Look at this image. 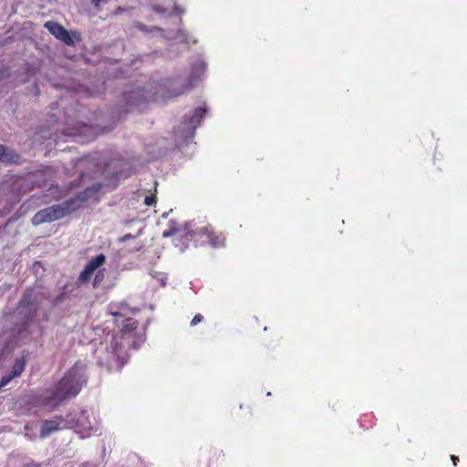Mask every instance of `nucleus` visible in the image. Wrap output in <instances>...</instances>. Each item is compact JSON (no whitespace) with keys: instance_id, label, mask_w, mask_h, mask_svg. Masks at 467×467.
Wrapping results in <instances>:
<instances>
[{"instance_id":"3","label":"nucleus","mask_w":467,"mask_h":467,"mask_svg":"<svg viewBox=\"0 0 467 467\" xmlns=\"http://www.w3.org/2000/svg\"><path fill=\"white\" fill-rule=\"evenodd\" d=\"M197 233L198 229L188 230L186 227L182 229L175 222L170 221L169 229L163 232L162 236L167 238L179 234L177 238L178 243L175 245L179 246L181 250H184L191 242L200 243V234Z\"/></svg>"},{"instance_id":"14","label":"nucleus","mask_w":467,"mask_h":467,"mask_svg":"<svg viewBox=\"0 0 467 467\" xmlns=\"http://www.w3.org/2000/svg\"><path fill=\"white\" fill-rule=\"evenodd\" d=\"M121 343L119 342V338L118 337H114L111 341V344H110V348H112V352L114 353V355L119 359V358H124V357L119 353V349L121 348L120 347Z\"/></svg>"},{"instance_id":"12","label":"nucleus","mask_w":467,"mask_h":467,"mask_svg":"<svg viewBox=\"0 0 467 467\" xmlns=\"http://www.w3.org/2000/svg\"><path fill=\"white\" fill-rule=\"evenodd\" d=\"M138 327V321L133 318H127L124 320L122 328H121V338H124V336L127 334H130L133 332Z\"/></svg>"},{"instance_id":"4","label":"nucleus","mask_w":467,"mask_h":467,"mask_svg":"<svg viewBox=\"0 0 467 467\" xmlns=\"http://www.w3.org/2000/svg\"><path fill=\"white\" fill-rule=\"evenodd\" d=\"M36 296L32 287H27L19 300L18 309L25 311V324H28L37 315L38 308L36 306Z\"/></svg>"},{"instance_id":"7","label":"nucleus","mask_w":467,"mask_h":467,"mask_svg":"<svg viewBox=\"0 0 467 467\" xmlns=\"http://www.w3.org/2000/svg\"><path fill=\"white\" fill-rule=\"evenodd\" d=\"M26 368V360L24 358H16L12 367V370L4 375L0 381V389L8 385L15 378L21 376Z\"/></svg>"},{"instance_id":"8","label":"nucleus","mask_w":467,"mask_h":467,"mask_svg":"<svg viewBox=\"0 0 467 467\" xmlns=\"http://www.w3.org/2000/svg\"><path fill=\"white\" fill-rule=\"evenodd\" d=\"M206 113V109L204 108H197L193 114L190 117H185L183 120V129L187 130L190 133H193L195 129L201 124L202 119H203Z\"/></svg>"},{"instance_id":"17","label":"nucleus","mask_w":467,"mask_h":467,"mask_svg":"<svg viewBox=\"0 0 467 467\" xmlns=\"http://www.w3.org/2000/svg\"><path fill=\"white\" fill-rule=\"evenodd\" d=\"M155 202H156V196H155V194H150V195L145 196L144 203L147 206H150V205L154 204Z\"/></svg>"},{"instance_id":"11","label":"nucleus","mask_w":467,"mask_h":467,"mask_svg":"<svg viewBox=\"0 0 467 467\" xmlns=\"http://www.w3.org/2000/svg\"><path fill=\"white\" fill-rule=\"evenodd\" d=\"M76 429L81 432L84 431L91 430V423L89 422L86 412H80L76 420Z\"/></svg>"},{"instance_id":"9","label":"nucleus","mask_w":467,"mask_h":467,"mask_svg":"<svg viewBox=\"0 0 467 467\" xmlns=\"http://www.w3.org/2000/svg\"><path fill=\"white\" fill-rule=\"evenodd\" d=\"M64 419L62 416H57L53 420H45L40 429V438H47L51 433L58 431Z\"/></svg>"},{"instance_id":"15","label":"nucleus","mask_w":467,"mask_h":467,"mask_svg":"<svg viewBox=\"0 0 467 467\" xmlns=\"http://www.w3.org/2000/svg\"><path fill=\"white\" fill-rule=\"evenodd\" d=\"M105 271H106L105 269H100L95 275V277H94V280H93V287L94 288L99 287L100 285L102 284V282L104 281Z\"/></svg>"},{"instance_id":"16","label":"nucleus","mask_w":467,"mask_h":467,"mask_svg":"<svg viewBox=\"0 0 467 467\" xmlns=\"http://www.w3.org/2000/svg\"><path fill=\"white\" fill-rule=\"evenodd\" d=\"M93 271L89 270V268L84 267V269L81 271L78 280L81 283H86L91 278V275H93Z\"/></svg>"},{"instance_id":"20","label":"nucleus","mask_w":467,"mask_h":467,"mask_svg":"<svg viewBox=\"0 0 467 467\" xmlns=\"http://www.w3.org/2000/svg\"><path fill=\"white\" fill-rule=\"evenodd\" d=\"M132 238V235L130 234H126L124 237H123V240H128V239H130Z\"/></svg>"},{"instance_id":"10","label":"nucleus","mask_w":467,"mask_h":467,"mask_svg":"<svg viewBox=\"0 0 467 467\" xmlns=\"http://www.w3.org/2000/svg\"><path fill=\"white\" fill-rule=\"evenodd\" d=\"M19 160V155L10 151L7 152L5 146L0 144V162L3 163H17Z\"/></svg>"},{"instance_id":"2","label":"nucleus","mask_w":467,"mask_h":467,"mask_svg":"<svg viewBox=\"0 0 467 467\" xmlns=\"http://www.w3.org/2000/svg\"><path fill=\"white\" fill-rule=\"evenodd\" d=\"M79 200L71 198L62 203L55 204L38 211L32 217V223L39 225L62 219L78 208Z\"/></svg>"},{"instance_id":"19","label":"nucleus","mask_w":467,"mask_h":467,"mask_svg":"<svg viewBox=\"0 0 467 467\" xmlns=\"http://www.w3.org/2000/svg\"><path fill=\"white\" fill-rule=\"evenodd\" d=\"M451 459L452 461L453 465L456 466L458 462H459V458L457 456H455V455H451Z\"/></svg>"},{"instance_id":"6","label":"nucleus","mask_w":467,"mask_h":467,"mask_svg":"<svg viewBox=\"0 0 467 467\" xmlns=\"http://www.w3.org/2000/svg\"><path fill=\"white\" fill-rule=\"evenodd\" d=\"M44 27L53 35L57 39L62 41L67 46L72 47L75 45L72 35L62 25L56 21H47Z\"/></svg>"},{"instance_id":"21","label":"nucleus","mask_w":467,"mask_h":467,"mask_svg":"<svg viewBox=\"0 0 467 467\" xmlns=\"http://www.w3.org/2000/svg\"><path fill=\"white\" fill-rule=\"evenodd\" d=\"M72 35L76 36L77 40H79V39H80V36H79V34H78V33H77V32H73V33H72Z\"/></svg>"},{"instance_id":"22","label":"nucleus","mask_w":467,"mask_h":467,"mask_svg":"<svg viewBox=\"0 0 467 467\" xmlns=\"http://www.w3.org/2000/svg\"><path fill=\"white\" fill-rule=\"evenodd\" d=\"M33 188H34V186H32V187H28V188H27V191H31Z\"/></svg>"},{"instance_id":"18","label":"nucleus","mask_w":467,"mask_h":467,"mask_svg":"<svg viewBox=\"0 0 467 467\" xmlns=\"http://www.w3.org/2000/svg\"><path fill=\"white\" fill-rule=\"evenodd\" d=\"M203 320V317L201 314H196L191 321V326H196Z\"/></svg>"},{"instance_id":"13","label":"nucleus","mask_w":467,"mask_h":467,"mask_svg":"<svg viewBox=\"0 0 467 467\" xmlns=\"http://www.w3.org/2000/svg\"><path fill=\"white\" fill-rule=\"evenodd\" d=\"M106 261V256L103 254H99L94 258H92L85 267L89 268V270L95 272L99 266H101Z\"/></svg>"},{"instance_id":"5","label":"nucleus","mask_w":467,"mask_h":467,"mask_svg":"<svg viewBox=\"0 0 467 467\" xmlns=\"http://www.w3.org/2000/svg\"><path fill=\"white\" fill-rule=\"evenodd\" d=\"M200 244H209L213 247H221L225 244V237L222 233L216 232L212 225L198 228Z\"/></svg>"},{"instance_id":"1","label":"nucleus","mask_w":467,"mask_h":467,"mask_svg":"<svg viewBox=\"0 0 467 467\" xmlns=\"http://www.w3.org/2000/svg\"><path fill=\"white\" fill-rule=\"evenodd\" d=\"M87 365L77 361L55 385L43 394L29 396L25 401V409L30 411L39 407L55 409L63 401L76 397L87 384Z\"/></svg>"}]
</instances>
